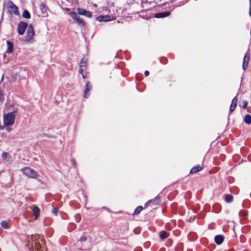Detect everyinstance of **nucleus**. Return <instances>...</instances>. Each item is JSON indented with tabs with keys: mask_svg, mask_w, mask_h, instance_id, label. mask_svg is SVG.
I'll use <instances>...</instances> for the list:
<instances>
[{
	"mask_svg": "<svg viewBox=\"0 0 251 251\" xmlns=\"http://www.w3.org/2000/svg\"><path fill=\"white\" fill-rule=\"evenodd\" d=\"M27 26V24L25 22H20L18 26V32L20 35H23Z\"/></svg>",
	"mask_w": 251,
	"mask_h": 251,
	"instance_id": "obj_7",
	"label": "nucleus"
},
{
	"mask_svg": "<svg viewBox=\"0 0 251 251\" xmlns=\"http://www.w3.org/2000/svg\"><path fill=\"white\" fill-rule=\"evenodd\" d=\"M22 171L25 176L31 178H34L37 176L36 172L29 167H25Z\"/></svg>",
	"mask_w": 251,
	"mask_h": 251,
	"instance_id": "obj_3",
	"label": "nucleus"
},
{
	"mask_svg": "<svg viewBox=\"0 0 251 251\" xmlns=\"http://www.w3.org/2000/svg\"><path fill=\"white\" fill-rule=\"evenodd\" d=\"M8 10L10 14H14L15 15H19L18 7L13 2L9 1L8 3Z\"/></svg>",
	"mask_w": 251,
	"mask_h": 251,
	"instance_id": "obj_5",
	"label": "nucleus"
},
{
	"mask_svg": "<svg viewBox=\"0 0 251 251\" xmlns=\"http://www.w3.org/2000/svg\"><path fill=\"white\" fill-rule=\"evenodd\" d=\"M244 121L247 124L250 125L251 124V116L249 114L246 115L244 119Z\"/></svg>",
	"mask_w": 251,
	"mask_h": 251,
	"instance_id": "obj_18",
	"label": "nucleus"
},
{
	"mask_svg": "<svg viewBox=\"0 0 251 251\" xmlns=\"http://www.w3.org/2000/svg\"><path fill=\"white\" fill-rule=\"evenodd\" d=\"M0 225L4 228H8L9 227V223L7 221H2L0 222Z\"/></svg>",
	"mask_w": 251,
	"mask_h": 251,
	"instance_id": "obj_21",
	"label": "nucleus"
},
{
	"mask_svg": "<svg viewBox=\"0 0 251 251\" xmlns=\"http://www.w3.org/2000/svg\"><path fill=\"white\" fill-rule=\"evenodd\" d=\"M52 212L56 214L58 212V209L57 208H53L52 210Z\"/></svg>",
	"mask_w": 251,
	"mask_h": 251,
	"instance_id": "obj_31",
	"label": "nucleus"
},
{
	"mask_svg": "<svg viewBox=\"0 0 251 251\" xmlns=\"http://www.w3.org/2000/svg\"><path fill=\"white\" fill-rule=\"evenodd\" d=\"M170 15V11H164L160 13H158L155 15V17L157 18H161L167 17Z\"/></svg>",
	"mask_w": 251,
	"mask_h": 251,
	"instance_id": "obj_11",
	"label": "nucleus"
},
{
	"mask_svg": "<svg viewBox=\"0 0 251 251\" xmlns=\"http://www.w3.org/2000/svg\"><path fill=\"white\" fill-rule=\"evenodd\" d=\"M87 238L86 236L81 237L79 239V241L80 242H85L87 240Z\"/></svg>",
	"mask_w": 251,
	"mask_h": 251,
	"instance_id": "obj_29",
	"label": "nucleus"
},
{
	"mask_svg": "<svg viewBox=\"0 0 251 251\" xmlns=\"http://www.w3.org/2000/svg\"><path fill=\"white\" fill-rule=\"evenodd\" d=\"M160 202V200L159 198L156 197L154 200L149 201L146 203V206L151 204V203H153L154 205L158 204Z\"/></svg>",
	"mask_w": 251,
	"mask_h": 251,
	"instance_id": "obj_15",
	"label": "nucleus"
},
{
	"mask_svg": "<svg viewBox=\"0 0 251 251\" xmlns=\"http://www.w3.org/2000/svg\"><path fill=\"white\" fill-rule=\"evenodd\" d=\"M91 89V86L89 85V83L87 82L85 85V88L84 91V95L83 97L85 98H87L89 94L88 93L90 91Z\"/></svg>",
	"mask_w": 251,
	"mask_h": 251,
	"instance_id": "obj_13",
	"label": "nucleus"
},
{
	"mask_svg": "<svg viewBox=\"0 0 251 251\" xmlns=\"http://www.w3.org/2000/svg\"><path fill=\"white\" fill-rule=\"evenodd\" d=\"M43 241L39 235H32L28 239L26 246L31 251H43Z\"/></svg>",
	"mask_w": 251,
	"mask_h": 251,
	"instance_id": "obj_1",
	"label": "nucleus"
},
{
	"mask_svg": "<svg viewBox=\"0 0 251 251\" xmlns=\"http://www.w3.org/2000/svg\"><path fill=\"white\" fill-rule=\"evenodd\" d=\"M77 11L79 15H83L88 18L92 17V13L89 11L80 8H78Z\"/></svg>",
	"mask_w": 251,
	"mask_h": 251,
	"instance_id": "obj_8",
	"label": "nucleus"
},
{
	"mask_svg": "<svg viewBox=\"0 0 251 251\" xmlns=\"http://www.w3.org/2000/svg\"><path fill=\"white\" fill-rule=\"evenodd\" d=\"M6 130H7V131H9L10 130V128H7L6 129Z\"/></svg>",
	"mask_w": 251,
	"mask_h": 251,
	"instance_id": "obj_38",
	"label": "nucleus"
},
{
	"mask_svg": "<svg viewBox=\"0 0 251 251\" xmlns=\"http://www.w3.org/2000/svg\"><path fill=\"white\" fill-rule=\"evenodd\" d=\"M226 201L227 202H230L233 200V196L232 195H227L226 196Z\"/></svg>",
	"mask_w": 251,
	"mask_h": 251,
	"instance_id": "obj_24",
	"label": "nucleus"
},
{
	"mask_svg": "<svg viewBox=\"0 0 251 251\" xmlns=\"http://www.w3.org/2000/svg\"><path fill=\"white\" fill-rule=\"evenodd\" d=\"M250 60V54L247 52L244 57L243 63V69L245 70L247 69L248 65V63Z\"/></svg>",
	"mask_w": 251,
	"mask_h": 251,
	"instance_id": "obj_9",
	"label": "nucleus"
},
{
	"mask_svg": "<svg viewBox=\"0 0 251 251\" xmlns=\"http://www.w3.org/2000/svg\"><path fill=\"white\" fill-rule=\"evenodd\" d=\"M23 17L26 19H29L30 18V14L27 10H25L23 12Z\"/></svg>",
	"mask_w": 251,
	"mask_h": 251,
	"instance_id": "obj_22",
	"label": "nucleus"
},
{
	"mask_svg": "<svg viewBox=\"0 0 251 251\" xmlns=\"http://www.w3.org/2000/svg\"><path fill=\"white\" fill-rule=\"evenodd\" d=\"M97 20L99 22H108L110 21L111 19L108 15L100 16L97 18Z\"/></svg>",
	"mask_w": 251,
	"mask_h": 251,
	"instance_id": "obj_12",
	"label": "nucleus"
},
{
	"mask_svg": "<svg viewBox=\"0 0 251 251\" xmlns=\"http://www.w3.org/2000/svg\"><path fill=\"white\" fill-rule=\"evenodd\" d=\"M149 74H150V73H149V72L148 71H146L145 72V75L146 76H148L149 75Z\"/></svg>",
	"mask_w": 251,
	"mask_h": 251,
	"instance_id": "obj_33",
	"label": "nucleus"
},
{
	"mask_svg": "<svg viewBox=\"0 0 251 251\" xmlns=\"http://www.w3.org/2000/svg\"><path fill=\"white\" fill-rule=\"evenodd\" d=\"M79 67H83L84 69L86 68V61L82 59L80 62Z\"/></svg>",
	"mask_w": 251,
	"mask_h": 251,
	"instance_id": "obj_25",
	"label": "nucleus"
},
{
	"mask_svg": "<svg viewBox=\"0 0 251 251\" xmlns=\"http://www.w3.org/2000/svg\"><path fill=\"white\" fill-rule=\"evenodd\" d=\"M143 208L142 206H138L134 212V214H139L142 210Z\"/></svg>",
	"mask_w": 251,
	"mask_h": 251,
	"instance_id": "obj_23",
	"label": "nucleus"
},
{
	"mask_svg": "<svg viewBox=\"0 0 251 251\" xmlns=\"http://www.w3.org/2000/svg\"><path fill=\"white\" fill-rule=\"evenodd\" d=\"M15 112H11L4 114L3 116L4 126H11L14 124L15 119Z\"/></svg>",
	"mask_w": 251,
	"mask_h": 251,
	"instance_id": "obj_2",
	"label": "nucleus"
},
{
	"mask_svg": "<svg viewBox=\"0 0 251 251\" xmlns=\"http://www.w3.org/2000/svg\"><path fill=\"white\" fill-rule=\"evenodd\" d=\"M169 224H170L169 223H168V224L166 225V228H167L168 229H171V228H170V227H168V226H169Z\"/></svg>",
	"mask_w": 251,
	"mask_h": 251,
	"instance_id": "obj_34",
	"label": "nucleus"
},
{
	"mask_svg": "<svg viewBox=\"0 0 251 251\" xmlns=\"http://www.w3.org/2000/svg\"><path fill=\"white\" fill-rule=\"evenodd\" d=\"M72 162H73V163L74 164V165H75V161L74 160H72Z\"/></svg>",
	"mask_w": 251,
	"mask_h": 251,
	"instance_id": "obj_37",
	"label": "nucleus"
},
{
	"mask_svg": "<svg viewBox=\"0 0 251 251\" xmlns=\"http://www.w3.org/2000/svg\"><path fill=\"white\" fill-rule=\"evenodd\" d=\"M224 241V237L222 235H216L215 237V242L216 244L220 245Z\"/></svg>",
	"mask_w": 251,
	"mask_h": 251,
	"instance_id": "obj_16",
	"label": "nucleus"
},
{
	"mask_svg": "<svg viewBox=\"0 0 251 251\" xmlns=\"http://www.w3.org/2000/svg\"><path fill=\"white\" fill-rule=\"evenodd\" d=\"M85 69H84L83 67H79V72L81 74H83V72L84 71Z\"/></svg>",
	"mask_w": 251,
	"mask_h": 251,
	"instance_id": "obj_30",
	"label": "nucleus"
},
{
	"mask_svg": "<svg viewBox=\"0 0 251 251\" xmlns=\"http://www.w3.org/2000/svg\"><path fill=\"white\" fill-rule=\"evenodd\" d=\"M34 35V31L32 25H29L26 31V35L25 37V40L29 41Z\"/></svg>",
	"mask_w": 251,
	"mask_h": 251,
	"instance_id": "obj_6",
	"label": "nucleus"
},
{
	"mask_svg": "<svg viewBox=\"0 0 251 251\" xmlns=\"http://www.w3.org/2000/svg\"><path fill=\"white\" fill-rule=\"evenodd\" d=\"M236 106L233 104H231L230 106L229 111L230 112H233L235 109Z\"/></svg>",
	"mask_w": 251,
	"mask_h": 251,
	"instance_id": "obj_28",
	"label": "nucleus"
},
{
	"mask_svg": "<svg viewBox=\"0 0 251 251\" xmlns=\"http://www.w3.org/2000/svg\"><path fill=\"white\" fill-rule=\"evenodd\" d=\"M70 16L74 19L75 22L78 25L83 26L85 25V22L84 20L79 18L76 12H71L69 14Z\"/></svg>",
	"mask_w": 251,
	"mask_h": 251,
	"instance_id": "obj_4",
	"label": "nucleus"
},
{
	"mask_svg": "<svg viewBox=\"0 0 251 251\" xmlns=\"http://www.w3.org/2000/svg\"><path fill=\"white\" fill-rule=\"evenodd\" d=\"M82 75V77L83 79H85V75H83V74H81Z\"/></svg>",
	"mask_w": 251,
	"mask_h": 251,
	"instance_id": "obj_36",
	"label": "nucleus"
},
{
	"mask_svg": "<svg viewBox=\"0 0 251 251\" xmlns=\"http://www.w3.org/2000/svg\"><path fill=\"white\" fill-rule=\"evenodd\" d=\"M7 52L8 53H11L13 50V45L12 43L9 41H7Z\"/></svg>",
	"mask_w": 251,
	"mask_h": 251,
	"instance_id": "obj_19",
	"label": "nucleus"
},
{
	"mask_svg": "<svg viewBox=\"0 0 251 251\" xmlns=\"http://www.w3.org/2000/svg\"><path fill=\"white\" fill-rule=\"evenodd\" d=\"M243 105H242V107L244 108V109H246L247 107V105H248V102L246 100H244L243 101Z\"/></svg>",
	"mask_w": 251,
	"mask_h": 251,
	"instance_id": "obj_27",
	"label": "nucleus"
},
{
	"mask_svg": "<svg viewBox=\"0 0 251 251\" xmlns=\"http://www.w3.org/2000/svg\"><path fill=\"white\" fill-rule=\"evenodd\" d=\"M2 158L5 160L6 162H10L11 158L10 155L7 152H4L2 154Z\"/></svg>",
	"mask_w": 251,
	"mask_h": 251,
	"instance_id": "obj_14",
	"label": "nucleus"
},
{
	"mask_svg": "<svg viewBox=\"0 0 251 251\" xmlns=\"http://www.w3.org/2000/svg\"><path fill=\"white\" fill-rule=\"evenodd\" d=\"M32 210L33 214L34 216L35 219H37L39 217V215H40V208L38 206L34 205L33 206V208H32Z\"/></svg>",
	"mask_w": 251,
	"mask_h": 251,
	"instance_id": "obj_10",
	"label": "nucleus"
},
{
	"mask_svg": "<svg viewBox=\"0 0 251 251\" xmlns=\"http://www.w3.org/2000/svg\"><path fill=\"white\" fill-rule=\"evenodd\" d=\"M202 169V166L200 165H197L192 168L190 171V173H196Z\"/></svg>",
	"mask_w": 251,
	"mask_h": 251,
	"instance_id": "obj_17",
	"label": "nucleus"
},
{
	"mask_svg": "<svg viewBox=\"0 0 251 251\" xmlns=\"http://www.w3.org/2000/svg\"><path fill=\"white\" fill-rule=\"evenodd\" d=\"M5 126H4V125H3V126H0V129H3L4 128V127H5Z\"/></svg>",
	"mask_w": 251,
	"mask_h": 251,
	"instance_id": "obj_35",
	"label": "nucleus"
},
{
	"mask_svg": "<svg viewBox=\"0 0 251 251\" xmlns=\"http://www.w3.org/2000/svg\"><path fill=\"white\" fill-rule=\"evenodd\" d=\"M249 15L251 16V0H250V10Z\"/></svg>",
	"mask_w": 251,
	"mask_h": 251,
	"instance_id": "obj_32",
	"label": "nucleus"
},
{
	"mask_svg": "<svg viewBox=\"0 0 251 251\" xmlns=\"http://www.w3.org/2000/svg\"><path fill=\"white\" fill-rule=\"evenodd\" d=\"M160 237L162 240H164L168 237V233L164 231H162L159 234Z\"/></svg>",
	"mask_w": 251,
	"mask_h": 251,
	"instance_id": "obj_20",
	"label": "nucleus"
},
{
	"mask_svg": "<svg viewBox=\"0 0 251 251\" xmlns=\"http://www.w3.org/2000/svg\"><path fill=\"white\" fill-rule=\"evenodd\" d=\"M75 228V227H74L73 229H71V230H73V229Z\"/></svg>",
	"mask_w": 251,
	"mask_h": 251,
	"instance_id": "obj_39",
	"label": "nucleus"
},
{
	"mask_svg": "<svg viewBox=\"0 0 251 251\" xmlns=\"http://www.w3.org/2000/svg\"><path fill=\"white\" fill-rule=\"evenodd\" d=\"M237 100H238V99L236 97L234 98V99L232 100V102H231V104H233L236 106Z\"/></svg>",
	"mask_w": 251,
	"mask_h": 251,
	"instance_id": "obj_26",
	"label": "nucleus"
}]
</instances>
